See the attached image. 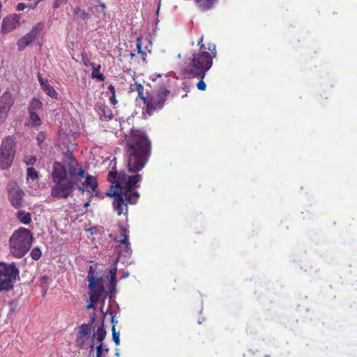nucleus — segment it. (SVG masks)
<instances>
[{
  "label": "nucleus",
  "mask_w": 357,
  "mask_h": 357,
  "mask_svg": "<svg viewBox=\"0 0 357 357\" xmlns=\"http://www.w3.org/2000/svg\"><path fill=\"white\" fill-rule=\"evenodd\" d=\"M125 155L127 158V165L130 172L136 173L134 176H127L125 172L118 173L116 167L109 172L108 181L114 184L107 196H113V207L118 215L128 211V204L137 203L139 194L135 189L137 183L141 181V175L138 174L146 165L151 156V142L147 135L140 130H132L130 135L125 137Z\"/></svg>",
  "instance_id": "f257e3e1"
},
{
  "label": "nucleus",
  "mask_w": 357,
  "mask_h": 357,
  "mask_svg": "<svg viewBox=\"0 0 357 357\" xmlns=\"http://www.w3.org/2000/svg\"><path fill=\"white\" fill-rule=\"evenodd\" d=\"M51 178V196L54 199H67L73 196L75 190L84 192V186L91 190V195L98 196V182L95 176L89 174L82 165L67 153L62 162H54L52 165Z\"/></svg>",
  "instance_id": "f03ea898"
},
{
  "label": "nucleus",
  "mask_w": 357,
  "mask_h": 357,
  "mask_svg": "<svg viewBox=\"0 0 357 357\" xmlns=\"http://www.w3.org/2000/svg\"><path fill=\"white\" fill-rule=\"evenodd\" d=\"M33 238L28 229L21 227L15 231L9 240L11 255L18 259L23 257L29 251Z\"/></svg>",
  "instance_id": "7ed1b4c3"
},
{
  "label": "nucleus",
  "mask_w": 357,
  "mask_h": 357,
  "mask_svg": "<svg viewBox=\"0 0 357 357\" xmlns=\"http://www.w3.org/2000/svg\"><path fill=\"white\" fill-rule=\"evenodd\" d=\"M202 61L195 59L191 65H181V73L188 78H197L199 79L197 87L200 91H205L206 84L204 81L207 71L211 68V61L206 58H201Z\"/></svg>",
  "instance_id": "20e7f679"
},
{
  "label": "nucleus",
  "mask_w": 357,
  "mask_h": 357,
  "mask_svg": "<svg viewBox=\"0 0 357 357\" xmlns=\"http://www.w3.org/2000/svg\"><path fill=\"white\" fill-rule=\"evenodd\" d=\"M19 280L20 271L15 262H0V293L12 290L15 282Z\"/></svg>",
  "instance_id": "39448f33"
},
{
  "label": "nucleus",
  "mask_w": 357,
  "mask_h": 357,
  "mask_svg": "<svg viewBox=\"0 0 357 357\" xmlns=\"http://www.w3.org/2000/svg\"><path fill=\"white\" fill-rule=\"evenodd\" d=\"M16 142L13 136L4 137L0 145V168L9 169L15 156Z\"/></svg>",
  "instance_id": "423d86ee"
},
{
  "label": "nucleus",
  "mask_w": 357,
  "mask_h": 357,
  "mask_svg": "<svg viewBox=\"0 0 357 357\" xmlns=\"http://www.w3.org/2000/svg\"><path fill=\"white\" fill-rule=\"evenodd\" d=\"M170 93V91L166 88H160L156 93L151 95L147 93L146 100L144 101L146 105L144 111L146 114L151 116L156 111L160 110L166 101L167 96Z\"/></svg>",
  "instance_id": "0eeeda50"
},
{
  "label": "nucleus",
  "mask_w": 357,
  "mask_h": 357,
  "mask_svg": "<svg viewBox=\"0 0 357 357\" xmlns=\"http://www.w3.org/2000/svg\"><path fill=\"white\" fill-rule=\"evenodd\" d=\"M96 268V266H91L87 276L89 289L91 291L89 299L93 302H98L105 290L102 276L95 271Z\"/></svg>",
  "instance_id": "6e6552de"
},
{
  "label": "nucleus",
  "mask_w": 357,
  "mask_h": 357,
  "mask_svg": "<svg viewBox=\"0 0 357 357\" xmlns=\"http://www.w3.org/2000/svg\"><path fill=\"white\" fill-rule=\"evenodd\" d=\"M204 37L201 36L198 41L197 45L199 47V52L194 53L190 58L185 59L182 65H191L195 59L202 61L201 58H206L211 61V66H213V59L215 57L217 52L216 47L214 44H208V47L203 43Z\"/></svg>",
  "instance_id": "1a4fd4ad"
},
{
  "label": "nucleus",
  "mask_w": 357,
  "mask_h": 357,
  "mask_svg": "<svg viewBox=\"0 0 357 357\" xmlns=\"http://www.w3.org/2000/svg\"><path fill=\"white\" fill-rule=\"evenodd\" d=\"M94 321L95 314H93L88 324H83L77 328L75 341L77 347L81 349H86L88 347L89 335L95 328L93 326Z\"/></svg>",
  "instance_id": "9d476101"
},
{
  "label": "nucleus",
  "mask_w": 357,
  "mask_h": 357,
  "mask_svg": "<svg viewBox=\"0 0 357 357\" xmlns=\"http://www.w3.org/2000/svg\"><path fill=\"white\" fill-rule=\"evenodd\" d=\"M8 199L13 207L20 208L22 206L24 191L15 182H11L8 185Z\"/></svg>",
  "instance_id": "9b49d317"
},
{
  "label": "nucleus",
  "mask_w": 357,
  "mask_h": 357,
  "mask_svg": "<svg viewBox=\"0 0 357 357\" xmlns=\"http://www.w3.org/2000/svg\"><path fill=\"white\" fill-rule=\"evenodd\" d=\"M129 231L126 228L121 227L120 229V235L115 238V241L119 243V253L124 256L128 257L131 255V246L128 241Z\"/></svg>",
  "instance_id": "f8f14e48"
},
{
  "label": "nucleus",
  "mask_w": 357,
  "mask_h": 357,
  "mask_svg": "<svg viewBox=\"0 0 357 357\" xmlns=\"http://www.w3.org/2000/svg\"><path fill=\"white\" fill-rule=\"evenodd\" d=\"M14 103V100L9 92H5L0 98V125H1L8 116V112Z\"/></svg>",
  "instance_id": "ddd939ff"
},
{
  "label": "nucleus",
  "mask_w": 357,
  "mask_h": 357,
  "mask_svg": "<svg viewBox=\"0 0 357 357\" xmlns=\"http://www.w3.org/2000/svg\"><path fill=\"white\" fill-rule=\"evenodd\" d=\"M95 110L101 121L108 122L114 119L112 110L104 101L97 102Z\"/></svg>",
  "instance_id": "4468645a"
},
{
  "label": "nucleus",
  "mask_w": 357,
  "mask_h": 357,
  "mask_svg": "<svg viewBox=\"0 0 357 357\" xmlns=\"http://www.w3.org/2000/svg\"><path fill=\"white\" fill-rule=\"evenodd\" d=\"M19 20L20 17L15 13L5 17L3 20L1 28V33H7L13 31L19 24Z\"/></svg>",
  "instance_id": "2eb2a0df"
},
{
  "label": "nucleus",
  "mask_w": 357,
  "mask_h": 357,
  "mask_svg": "<svg viewBox=\"0 0 357 357\" xmlns=\"http://www.w3.org/2000/svg\"><path fill=\"white\" fill-rule=\"evenodd\" d=\"M106 335H107V331H105V329L104 328V324L102 323V325L98 328L96 332L93 333V334L92 340H91V344L89 346L90 354L93 352L94 349H95L94 343H93V341H94L93 340H94L95 337H96L97 341L99 342V344H103V340H105Z\"/></svg>",
  "instance_id": "dca6fc26"
},
{
  "label": "nucleus",
  "mask_w": 357,
  "mask_h": 357,
  "mask_svg": "<svg viewBox=\"0 0 357 357\" xmlns=\"http://www.w3.org/2000/svg\"><path fill=\"white\" fill-rule=\"evenodd\" d=\"M130 90L132 92H137V98H139L143 102L146 100L148 93L144 92V87L141 83L135 82L134 83L130 84Z\"/></svg>",
  "instance_id": "f3484780"
},
{
  "label": "nucleus",
  "mask_w": 357,
  "mask_h": 357,
  "mask_svg": "<svg viewBox=\"0 0 357 357\" xmlns=\"http://www.w3.org/2000/svg\"><path fill=\"white\" fill-rule=\"evenodd\" d=\"M36 38L29 32L17 42L18 50H23L27 45L33 42Z\"/></svg>",
  "instance_id": "a211bd4d"
},
{
  "label": "nucleus",
  "mask_w": 357,
  "mask_h": 357,
  "mask_svg": "<svg viewBox=\"0 0 357 357\" xmlns=\"http://www.w3.org/2000/svg\"><path fill=\"white\" fill-rule=\"evenodd\" d=\"M91 66L92 67L91 77L100 82H103L105 79V76L100 73L101 65L98 64L96 66L94 63H91Z\"/></svg>",
  "instance_id": "6ab92c4d"
},
{
  "label": "nucleus",
  "mask_w": 357,
  "mask_h": 357,
  "mask_svg": "<svg viewBox=\"0 0 357 357\" xmlns=\"http://www.w3.org/2000/svg\"><path fill=\"white\" fill-rule=\"evenodd\" d=\"M16 217L19 221L24 225H29L31 222V216L29 213L20 210L16 213Z\"/></svg>",
  "instance_id": "aec40b11"
},
{
  "label": "nucleus",
  "mask_w": 357,
  "mask_h": 357,
  "mask_svg": "<svg viewBox=\"0 0 357 357\" xmlns=\"http://www.w3.org/2000/svg\"><path fill=\"white\" fill-rule=\"evenodd\" d=\"M73 10L75 15L77 16V18L79 20L86 22L91 18V15L89 14V13L86 12L79 6H76Z\"/></svg>",
  "instance_id": "412c9836"
},
{
  "label": "nucleus",
  "mask_w": 357,
  "mask_h": 357,
  "mask_svg": "<svg viewBox=\"0 0 357 357\" xmlns=\"http://www.w3.org/2000/svg\"><path fill=\"white\" fill-rule=\"evenodd\" d=\"M196 3L202 11H206L212 8L214 0H195Z\"/></svg>",
  "instance_id": "4be33fe9"
},
{
  "label": "nucleus",
  "mask_w": 357,
  "mask_h": 357,
  "mask_svg": "<svg viewBox=\"0 0 357 357\" xmlns=\"http://www.w3.org/2000/svg\"><path fill=\"white\" fill-rule=\"evenodd\" d=\"M42 89L45 91V93L50 96L51 98H57L58 93L56 90L48 83L47 81L45 84H42Z\"/></svg>",
  "instance_id": "5701e85b"
},
{
  "label": "nucleus",
  "mask_w": 357,
  "mask_h": 357,
  "mask_svg": "<svg viewBox=\"0 0 357 357\" xmlns=\"http://www.w3.org/2000/svg\"><path fill=\"white\" fill-rule=\"evenodd\" d=\"M44 29V24L38 22L35 24L29 33L36 39Z\"/></svg>",
  "instance_id": "b1692460"
},
{
  "label": "nucleus",
  "mask_w": 357,
  "mask_h": 357,
  "mask_svg": "<svg viewBox=\"0 0 357 357\" xmlns=\"http://www.w3.org/2000/svg\"><path fill=\"white\" fill-rule=\"evenodd\" d=\"M44 29V24L38 22L35 24L29 33L36 39Z\"/></svg>",
  "instance_id": "393cba45"
},
{
  "label": "nucleus",
  "mask_w": 357,
  "mask_h": 357,
  "mask_svg": "<svg viewBox=\"0 0 357 357\" xmlns=\"http://www.w3.org/2000/svg\"><path fill=\"white\" fill-rule=\"evenodd\" d=\"M29 113L30 115L29 120L31 126L34 127L40 126L42 123L41 119L40 116L36 114V112H31Z\"/></svg>",
  "instance_id": "a878e982"
},
{
  "label": "nucleus",
  "mask_w": 357,
  "mask_h": 357,
  "mask_svg": "<svg viewBox=\"0 0 357 357\" xmlns=\"http://www.w3.org/2000/svg\"><path fill=\"white\" fill-rule=\"evenodd\" d=\"M43 104L42 102L38 98H33L29 106V112H35L41 108Z\"/></svg>",
  "instance_id": "bb28decb"
},
{
  "label": "nucleus",
  "mask_w": 357,
  "mask_h": 357,
  "mask_svg": "<svg viewBox=\"0 0 357 357\" xmlns=\"http://www.w3.org/2000/svg\"><path fill=\"white\" fill-rule=\"evenodd\" d=\"M108 90L111 93V96L109 98L110 103L113 105L118 104L119 100L116 99V90H115L114 86L112 84H110L108 86Z\"/></svg>",
  "instance_id": "cd10ccee"
},
{
  "label": "nucleus",
  "mask_w": 357,
  "mask_h": 357,
  "mask_svg": "<svg viewBox=\"0 0 357 357\" xmlns=\"http://www.w3.org/2000/svg\"><path fill=\"white\" fill-rule=\"evenodd\" d=\"M38 177V172L33 167L27 169V179L36 180Z\"/></svg>",
  "instance_id": "c85d7f7f"
},
{
  "label": "nucleus",
  "mask_w": 357,
  "mask_h": 357,
  "mask_svg": "<svg viewBox=\"0 0 357 357\" xmlns=\"http://www.w3.org/2000/svg\"><path fill=\"white\" fill-rule=\"evenodd\" d=\"M30 255L33 260L37 261L40 258V257L42 255V252H41V250L38 248H34L31 250Z\"/></svg>",
  "instance_id": "c756f323"
},
{
  "label": "nucleus",
  "mask_w": 357,
  "mask_h": 357,
  "mask_svg": "<svg viewBox=\"0 0 357 357\" xmlns=\"http://www.w3.org/2000/svg\"><path fill=\"white\" fill-rule=\"evenodd\" d=\"M112 340L115 342V344L117 346L120 343V334H119V332L116 331V328H115L114 325L112 326Z\"/></svg>",
  "instance_id": "7c9ffc66"
},
{
  "label": "nucleus",
  "mask_w": 357,
  "mask_h": 357,
  "mask_svg": "<svg viewBox=\"0 0 357 357\" xmlns=\"http://www.w3.org/2000/svg\"><path fill=\"white\" fill-rule=\"evenodd\" d=\"M116 286V279H114V278H110V281L108 284V289L112 295L115 293Z\"/></svg>",
  "instance_id": "2f4dec72"
},
{
  "label": "nucleus",
  "mask_w": 357,
  "mask_h": 357,
  "mask_svg": "<svg viewBox=\"0 0 357 357\" xmlns=\"http://www.w3.org/2000/svg\"><path fill=\"white\" fill-rule=\"evenodd\" d=\"M136 45H137L138 54H142L143 56V59H144V56H146V54L145 52H144L142 50V43H141V39L139 38H138L137 39Z\"/></svg>",
  "instance_id": "473e14b6"
},
{
  "label": "nucleus",
  "mask_w": 357,
  "mask_h": 357,
  "mask_svg": "<svg viewBox=\"0 0 357 357\" xmlns=\"http://www.w3.org/2000/svg\"><path fill=\"white\" fill-rule=\"evenodd\" d=\"M103 344H99L96 347V357H102L104 354L102 351Z\"/></svg>",
  "instance_id": "72a5a7b5"
},
{
  "label": "nucleus",
  "mask_w": 357,
  "mask_h": 357,
  "mask_svg": "<svg viewBox=\"0 0 357 357\" xmlns=\"http://www.w3.org/2000/svg\"><path fill=\"white\" fill-rule=\"evenodd\" d=\"M116 273H117L116 266L115 264H114V266L109 270V275H110L111 278H114V279H116Z\"/></svg>",
  "instance_id": "f704fd0d"
},
{
  "label": "nucleus",
  "mask_w": 357,
  "mask_h": 357,
  "mask_svg": "<svg viewBox=\"0 0 357 357\" xmlns=\"http://www.w3.org/2000/svg\"><path fill=\"white\" fill-rule=\"evenodd\" d=\"M36 160V157L29 156L26 158L25 162L27 165H33Z\"/></svg>",
  "instance_id": "c9c22d12"
},
{
  "label": "nucleus",
  "mask_w": 357,
  "mask_h": 357,
  "mask_svg": "<svg viewBox=\"0 0 357 357\" xmlns=\"http://www.w3.org/2000/svg\"><path fill=\"white\" fill-rule=\"evenodd\" d=\"M45 138V136L43 132H41L38 133V137H37V140L38 142L39 146H41V144H42V142H44Z\"/></svg>",
  "instance_id": "e433bc0d"
},
{
  "label": "nucleus",
  "mask_w": 357,
  "mask_h": 357,
  "mask_svg": "<svg viewBox=\"0 0 357 357\" xmlns=\"http://www.w3.org/2000/svg\"><path fill=\"white\" fill-rule=\"evenodd\" d=\"M66 1L67 0H55L54 5H53L54 8H59L60 6L63 3H64L65 2H66Z\"/></svg>",
  "instance_id": "4c0bfd02"
},
{
  "label": "nucleus",
  "mask_w": 357,
  "mask_h": 357,
  "mask_svg": "<svg viewBox=\"0 0 357 357\" xmlns=\"http://www.w3.org/2000/svg\"><path fill=\"white\" fill-rule=\"evenodd\" d=\"M28 6H26L25 3H19L17 5V7H16V10L17 11H22V10H24L25 9V8H29Z\"/></svg>",
  "instance_id": "58836bf2"
},
{
  "label": "nucleus",
  "mask_w": 357,
  "mask_h": 357,
  "mask_svg": "<svg viewBox=\"0 0 357 357\" xmlns=\"http://www.w3.org/2000/svg\"><path fill=\"white\" fill-rule=\"evenodd\" d=\"M38 79L40 86H42V84H45L47 81L46 79H44L40 74L38 75Z\"/></svg>",
  "instance_id": "ea45409f"
},
{
  "label": "nucleus",
  "mask_w": 357,
  "mask_h": 357,
  "mask_svg": "<svg viewBox=\"0 0 357 357\" xmlns=\"http://www.w3.org/2000/svg\"><path fill=\"white\" fill-rule=\"evenodd\" d=\"M98 302H93V301H91V303L88 304L86 305V308L87 309H91V308H94L95 307V304L97 303Z\"/></svg>",
  "instance_id": "a19ab883"
},
{
  "label": "nucleus",
  "mask_w": 357,
  "mask_h": 357,
  "mask_svg": "<svg viewBox=\"0 0 357 357\" xmlns=\"http://www.w3.org/2000/svg\"><path fill=\"white\" fill-rule=\"evenodd\" d=\"M109 349L108 347H107L104 344H103V348H102V351L104 353V354H107L109 352Z\"/></svg>",
  "instance_id": "79ce46f5"
},
{
  "label": "nucleus",
  "mask_w": 357,
  "mask_h": 357,
  "mask_svg": "<svg viewBox=\"0 0 357 357\" xmlns=\"http://www.w3.org/2000/svg\"><path fill=\"white\" fill-rule=\"evenodd\" d=\"M47 279H48V278H47V276H44V277H43V278H42V282H43V283H45V282H46V281L47 280Z\"/></svg>",
  "instance_id": "37998d69"
},
{
  "label": "nucleus",
  "mask_w": 357,
  "mask_h": 357,
  "mask_svg": "<svg viewBox=\"0 0 357 357\" xmlns=\"http://www.w3.org/2000/svg\"><path fill=\"white\" fill-rule=\"evenodd\" d=\"M115 355L116 356H119V349H116V353H115Z\"/></svg>",
  "instance_id": "c03bdc74"
},
{
  "label": "nucleus",
  "mask_w": 357,
  "mask_h": 357,
  "mask_svg": "<svg viewBox=\"0 0 357 357\" xmlns=\"http://www.w3.org/2000/svg\"><path fill=\"white\" fill-rule=\"evenodd\" d=\"M89 204H89V202H86V203L84 204V208L88 207V206H89Z\"/></svg>",
  "instance_id": "a18cd8bd"
},
{
  "label": "nucleus",
  "mask_w": 357,
  "mask_h": 357,
  "mask_svg": "<svg viewBox=\"0 0 357 357\" xmlns=\"http://www.w3.org/2000/svg\"><path fill=\"white\" fill-rule=\"evenodd\" d=\"M114 322H115L114 317H112V323L113 324V325H114Z\"/></svg>",
  "instance_id": "49530a36"
},
{
  "label": "nucleus",
  "mask_w": 357,
  "mask_h": 357,
  "mask_svg": "<svg viewBox=\"0 0 357 357\" xmlns=\"http://www.w3.org/2000/svg\"><path fill=\"white\" fill-rule=\"evenodd\" d=\"M101 6H102V9H103V10L105 8V4H104V3H102V4H101Z\"/></svg>",
  "instance_id": "de8ad7c7"
},
{
  "label": "nucleus",
  "mask_w": 357,
  "mask_h": 357,
  "mask_svg": "<svg viewBox=\"0 0 357 357\" xmlns=\"http://www.w3.org/2000/svg\"><path fill=\"white\" fill-rule=\"evenodd\" d=\"M130 56H131V57H133V56H135V54L131 53Z\"/></svg>",
  "instance_id": "09e8293b"
}]
</instances>
